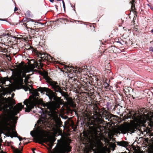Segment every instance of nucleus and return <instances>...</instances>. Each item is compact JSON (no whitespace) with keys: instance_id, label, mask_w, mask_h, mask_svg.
I'll list each match as a JSON object with an SVG mask.
<instances>
[{"instance_id":"f257e3e1","label":"nucleus","mask_w":153,"mask_h":153,"mask_svg":"<svg viewBox=\"0 0 153 153\" xmlns=\"http://www.w3.org/2000/svg\"><path fill=\"white\" fill-rule=\"evenodd\" d=\"M114 116L111 114L106 110L104 109L101 110L99 114L94 120H89L87 123V126L91 131V133L85 135V136L89 140L94 142L98 140L100 138L101 125L103 124L104 120L102 119L106 117V119L110 120L112 117Z\"/></svg>"},{"instance_id":"f03ea898","label":"nucleus","mask_w":153,"mask_h":153,"mask_svg":"<svg viewBox=\"0 0 153 153\" xmlns=\"http://www.w3.org/2000/svg\"><path fill=\"white\" fill-rule=\"evenodd\" d=\"M46 82H47L52 87L54 92L51 89L48 88L40 87L37 89V91H40L41 93L46 92V95H48L51 102L48 104V105L55 107L56 105L59 106L60 103V98L57 96L58 91L59 90L61 87L59 85L57 82L53 81L51 78L47 76L45 78Z\"/></svg>"},{"instance_id":"7ed1b4c3","label":"nucleus","mask_w":153,"mask_h":153,"mask_svg":"<svg viewBox=\"0 0 153 153\" xmlns=\"http://www.w3.org/2000/svg\"><path fill=\"white\" fill-rule=\"evenodd\" d=\"M47 106L50 111L48 112L47 116L39 120V124L40 126H42V127H41L42 128L45 127L48 124L51 126H56L57 127H60L62 126V123L60 118L58 117L57 109V108L60 107L59 104V106L56 105L55 107L50 105H47Z\"/></svg>"},{"instance_id":"20e7f679","label":"nucleus","mask_w":153,"mask_h":153,"mask_svg":"<svg viewBox=\"0 0 153 153\" xmlns=\"http://www.w3.org/2000/svg\"><path fill=\"white\" fill-rule=\"evenodd\" d=\"M141 109L135 111H130L127 114V118H131L135 122L139 123H143L146 122V120L144 117V113Z\"/></svg>"},{"instance_id":"39448f33","label":"nucleus","mask_w":153,"mask_h":153,"mask_svg":"<svg viewBox=\"0 0 153 153\" xmlns=\"http://www.w3.org/2000/svg\"><path fill=\"white\" fill-rule=\"evenodd\" d=\"M28 50H31L33 52H34L35 54L37 55L38 59L36 63V67L39 69H42L44 64L42 62L46 61V59H44V56L46 57L47 56V53L39 52L36 49L34 48L33 47L31 46H30V47L28 48Z\"/></svg>"},{"instance_id":"423d86ee","label":"nucleus","mask_w":153,"mask_h":153,"mask_svg":"<svg viewBox=\"0 0 153 153\" xmlns=\"http://www.w3.org/2000/svg\"><path fill=\"white\" fill-rule=\"evenodd\" d=\"M36 140L35 141L36 143H41L42 142L48 143V145L50 149H52L54 145V142L55 141L56 138L53 137L45 138L44 136V131L42 130L40 131V133L39 134L36 136Z\"/></svg>"},{"instance_id":"0eeeda50","label":"nucleus","mask_w":153,"mask_h":153,"mask_svg":"<svg viewBox=\"0 0 153 153\" xmlns=\"http://www.w3.org/2000/svg\"><path fill=\"white\" fill-rule=\"evenodd\" d=\"M39 95V93H37L34 95L35 97L33 98L31 96L29 97L28 99H26L24 102V105H26L27 107L25 108V111L29 112L33 108L36 104L38 102L39 98L36 97Z\"/></svg>"},{"instance_id":"6e6552de","label":"nucleus","mask_w":153,"mask_h":153,"mask_svg":"<svg viewBox=\"0 0 153 153\" xmlns=\"http://www.w3.org/2000/svg\"><path fill=\"white\" fill-rule=\"evenodd\" d=\"M64 67V69L67 70L68 76L73 80L75 79L78 76L77 75L78 73L79 74L81 72V70L77 67L75 68L72 66L65 65Z\"/></svg>"},{"instance_id":"1a4fd4ad","label":"nucleus","mask_w":153,"mask_h":153,"mask_svg":"<svg viewBox=\"0 0 153 153\" xmlns=\"http://www.w3.org/2000/svg\"><path fill=\"white\" fill-rule=\"evenodd\" d=\"M137 124L135 123H128L126 125L123 126L121 127L120 130L122 133L123 134H126L127 132L134 133L136 130L137 129Z\"/></svg>"},{"instance_id":"9d476101","label":"nucleus","mask_w":153,"mask_h":153,"mask_svg":"<svg viewBox=\"0 0 153 153\" xmlns=\"http://www.w3.org/2000/svg\"><path fill=\"white\" fill-rule=\"evenodd\" d=\"M24 108V105H22V103H19L16 106L14 110L12 112V114L13 116H10L6 119V122H11V120L15 121L16 123L17 122V119H15L16 117H14L15 116L17 115L18 113H19V111H21L22 109Z\"/></svg>"},{"instance_id":"9b49d317","label":"nucleus","mask_w":153,"mask_h":153,"mask_svg":"<svg viewBox=\"0 0 153 153\" xmlns=\"http://www.w3.org/2000/svg\"><path fill=\"white\" fill-rule=\"evenodd\" d=\"M13 99L10 97L7 98L4 97L3 96L0 97V111L4 110L7 106V103L9 102H12L13 104H15V102L13 101Z\"/></svg>"},{"instance_id":"f8f14e48","label":"nucleus","mask_w":153,"mask_h":153,"mask_svg":"<svg viewBox=\"0 0 153 153\" xmlns=\"http://www.w3.org/2000/svg\"><path fill=\"white\" fill-rule=\"evenodd\" d=\"M87 79L86 78H81L80 82L81 85V88H83L84 90L89 91L90 89L89 87V85L90 84L91 85V84L90 82L87 81Z\"/></svg>"},{"instance_id":"ddd939ff","label":"nucleus","mask_w":153,"mask_h":153,"mask_svg":"<svg viewBox=\"0 0 153 153\" xmlns=\"http://www.w3.org/2000/svg\"><path fill=\"white\" fill-rule=\"evenodd\" d=\"M69 145L70 143L67 142L64 145L60 144V152H64L65 151L67 152H70L71 151V147Z\"/></svg>"},{"instance_id":"4468645a","label":"nucleus","mask_w":153,"mask_h":153,"mask_svg":"<svg viewBox=\"0 0 153 153\" xmlns=\"http://www.w3.org/2000/svg\"><path fill=\"white\" fill-rule=\"evenodd\" d=\"M12 129V132H11L9 130L8 131V133L10 135H13L14 137H17L19 139V141H21L23 139L22 137H21L20 136H18V134L15 131V128H13Z\"/></svg>"},{"instance_id":"2eb2a0df","label":"nucleus","mask_w":153,"mask_h":153,"mask_svg":"<svg viewBox=\"0 0 153 153\" xmlns=\"http://www.w3.org/2000/svg\"><path fill=\"white\" fill-rule=\"evenodd\" d=\"M116 142L117 143L118 145L122 146L127 147L128 145V143L125 141H122L120 142Z\"/></svg>"},{"instance_id":"dca6fc26","label":"nucleus","mask_w":153,"mask_h":153,"mask_svg":"<svg viewBox=\"0 0 153 153\" xmlns=\"http://www.w3.org/2000/svg\"><path fill=\"white\" fill-rule=\"evenodd\" d=\"M94 114L95 115H96L97 117L98 115L99 114V113L101 111V110L97 105L95 106L94 108Z\"/></svg>"},{"instance_id":"f3484780","label":"nucleus","mask_w":153,"mask_h":153,"mask_svg":"<svg viewBox=\"0 0 153 153\" xmlns=\"http://www.w3.org/2000/svg\"><path fill=\"white\" fill-rule=\"evenodd\" d=\"M67 102L68 104L71 106L73 107H75L76 106V104L73 101L72 99L70 98L67 99Z\"/></svg>"},{"instance_id":"a211bd4d","label":"nucleus","mask_w":153,"mask_h":153,"mask_svg":"<svg viewBox=\"0 0 153 153\" xmlns=\"http://www.w3.org/2000/svg\"><path fill=\"white\" fill-rule=\"evenodd\" d=\"M8 80H9V78L7 77L4 78L0 77V83H1L2 85L5 84L6 81Z\"/></svg>"},{"instance_id":"6ab92c4d","label":"nucleus","mask_w":153,"mask_h":153,"mask_svg":"<svg viewBox=\"0 0 153 153\" xmlns=\"http://www.w3.org/2000/svg\"><path fill=\"white\" fill-rule=\"evenodd\" d=\"M18 69L20 71H22L24 68V63L21 62L19 65H16V66Z\"/></svg>"},{"instance_id":"aec40b11","label":"nucleus","mask_w":153,"mask_h":153,"mask_svg":"<svg viewBox=\"0 0 153 153\" xmlns=\"http://www.w3.org/2000/svg\"><path fill=\"white\" fill-rule=\"evenodd\" d=\"M148 125L151 127H153V115L151 116L149 118Z\"/></svg>"},{"instance_id":"412c9836","label":"nucleus","mask_w":153,"mask_h":153,"mask_svg":"<svg viewBox=\"0 0 153 153\" xmlns=\"http://www.w3.org/2000/svg\"><path fill=\"white\" fill-rule=\"evenodd\" d=\"M115 49V47L114 46H111L108 48L107 49V50H108V51L110 53H113L114 52V50Z\"/></svg>"},{"instance_id":"4be33fe9","label":"nucleus","mask_w":153,"mask_h":153,"mask_svg":"<svg viewBox=\"0 0 153 153\" xmlns=\"http://www.w3.org/2000/svg\"><path fill=\"white\" fill-rule=\"evenodd\" d=\"M58 92L60 93L62 96L65 97L67 95V94L66 92L64 91L61 89V88L58 91Z\"/></svg>"},{"instance_id":"5701e85b","label":"nucleus","mask_w":153,"mask_h":153,"mask_svg":"<svg viewBox=\"0 0 153 153\" xmlns=\"http://www.w3.org/2000/svg\"><path fill=\"white\" fill-rule=\"evenodd\" d=\"M30 21L33 22V20L30 18H28L27 19V22L26 23H24L23 25L27 28V25L30 24Z\"/></svg>"},{"instance_id":"b1692460","label":"nucleus","mask_w":153,"mask_h":153,"mask_svg":"<svg viewBox=\"0 0 153 153\" xmlns=\"http://www.w3.org/2000/svg\"><path fill=\"white\" fill-rule=\"evenodd\" d=\"M46 59V61H50V59H52V57L51 56L48 54L47 53V56H44V59Z\"/></svg>"},{"instance_id":"393cba45","label":"nucleus","mask_w":153,"mask_h":153,"mask_svg":"<svg viewBox=\"0 0 153 153\" xmlns=\"http://www.w3.org/2000/svg\"><path fill=\"white\" fill-rule=\"evenodd\" d=\"M67 19L65 18H59L58 19H57V20L55 21V22H56L57 21H59L60 22H62L63 21L65 20H66Z\"/></svg>"},{"instance_id":"a878e982","label":"nucleus","mask_w":153,"mask_h":153,"mask_svg":"<svg viewBox=\"0 0 153 153\" xmlns=\"http://www.w3.org/2000/svg\"><path fill=\"white\" fill-rule=\"evenodd\" d=\"M131 10L132 11H134V14H135V13L136 14L137 13L136 11V8L135 7V4H132L131 5Z\"/></svg>"},{"instance_id":"bb28decb","label":"nucleus","mask_w":153,"mask_h":153,"mask_svg":"<svg viewBox=\"0 0 153 153\" xmlns=\"http://www.w3.org/2000/svg\"><path fill=\"white\" fill-rule=\"evenodd\" d=\"M14 153H21L20 150L18 149H13Z\"/></svg>"},{"instance_id":"cd10ccee","label":"nucleus","mask_w":153,"mask_h":153,"mask_svg":"<svg viewBox=\"0 0 153 153\" xmlns=\"http://www.w3.org/2000/svg\"><path fill=\"white\" fill-rule=\"evenodd\" d=\"M22 86L24 87V89L26 91H27L28 90H30V88L27 86L22 85Z\"/></svg>"},{"instance_id":"c85d7f7f","label":"nucleus","mask_w":153,"mask_h":153,"mask_svg":"<svg viewBox=\"0 0 153 153\" xmlns=\"http://www.w3.org/2000/svg\"><path fill=\"white\" fill-rule=\"evenodd\" d=\"M1 52L6 53L7 52V50L5 48H2Z\"/></svg>"},{"instance_id":"c756f323","label":"nucleus","mask_w":153,"mask_h":153,"mask_svg":"<svg viewBox=\"0 0 153 153\" xmlns=\"http://www.w3.org/2000/svg\"><path fill=\"white\" fill-rule=\"evenodd\" d=\"M19 81L20 83L22 84H23V80L22 79V77H19Z\"/></svg>"},{"instance_id":"7c9ffc66","label":"nucleus","mask_w":153,"mask_h":153,"mask_svg":"<svg viewBox=\"0 0 153 153\" xmlns=\"http://www.w3.org/2000/svg\"><path fill=\"white\" fill-rule=\"evenodd\" d=\"M29 76H28V77H26L25 78V84H26L28 82V79L29 78Z\"/></svg>"},{"instance_id":"2f4dec72","label":"nucleus","mask_w":153,"mask_h":153,"mask_svg":"<svg viewBox=\"0 0 153 153\" xmlns=\"http://www.w3.org/2000/svg\"><path fill=\"white\" fill-rule=\"evenodd\" d=\"M26 76V74L25 73H23L22 74V76H21V74H20L19 75V77H22V78L24 77H25Z\"/></svg>"},{"instance_id":"473e14b6","label":"nucleus","mask_w":153,"mask_h":153,"mask_svg":"<svg viewBox=\"0 0 153 153\" xmlns=\"http://www.w3.org/2000/svg\"><path fill=\"white\" fill-rule=\"evenodd\" d=\"M134 1H135V0H132L131 1L130 3H131V5L132 4H135L134 3Z\"/></svg>"},{"instance_id":"72a5a7b5","label":"nucleus","mask_w":153,"mask_h":153,"mask_svg":"<svg viewBox=\"0 0 153 153\" xmlns=\"http://www.w3.org/2000/svg\"><path fill=\"white\" fill-rule=\"evenodd\" d=\"M149 50L150 51L153 52V47H150L149 48Z\"/></svg>"},{"instance_id":"f704fd0d","label":"nucleus","mask_w":153,"mask_h":153,"mask_svg":"<svg viewBox=\"0 0 153 153\" xmlns=\"http://www.w3.org/2000/svg\"><path fill=\"white\" fill-rule=\"evenodd\" d=\"M38 30V29H36V30H35V34H39V33H38V31L37 30Z\"/></svg>"},{"instance_id":"c9c22d12","label":"nucleus","mask_w":153,"mask_h":153,"mask_svg":"<svg viewBox=\"0 0 153 153\" xmlns=\"http://www.w3.org/2000/svg\"><path fill=\"white\" fill-rule=\"evenodd\" d=\"M62 3H63V7H64V9H65V2H64V1H62Z\"/></svg>"},{"instance_id":"e433bc0d","label":"nucleus","mask_w":153,"mask_h":153,"mask_svg":"<svg viewBox=\"0 0 153 153\" xmlns=\"http://www.w3.org/2000/svg\"><path fill=\"white\" fill-rule=\"evenodd\" d=\"M48 153H55L54 152L51 150H50V151H49Z\"/></svg>"},{"instance_id":"4c0bfd02","label":"nucleus","mask_w":153,"mask_h":153,"mask_svg":"<svg viewBox=\"0 0 153 153\" xmlns=\"http://www.w3.org/2000/svg\"><path fill=\"white\" fill-rule=\"evenodd\" d=\"M0 20H1V21H6V19H0Z\"/></svg>"},{"instance_id":"58836bf2","label":"nucleus","mask_w":153,"mask_h":153,"mask_svg":"<svg viewBox=\"0 0 153 153\" xmlns=\"http://www.w3.org/2000/svg\"><path fill=\"white\" fill-rule=\"evenodd\" d=\"M3 55H4V56H5V57H8V56L7 54H3Z\"/></svg>"},{"instance_id":"ea45409f","label":"nucleus","mask_w":153,"mask_h":153,"mask_svg":"<svg viewBox=\"0 0 153 153\" xmlns=\"http://www.w3.org/2000/svg\"><path fill=\"white\" fill-rule=\"evenodd\" d=\"M18 10V9L17 8V7H15V9H14V11H17V10Z\"/></svg>"},{"instance_id":"a19ab883","label":"nucleus","mask_w":153,"mask_h":153,"mask_svg":"<svg viewBox=\"0 0 153 153\" xmlns=\"http://www.w3.org/2000/svg\"><path fill=\"white\" fill-rule=\"evenodd\" d=\"M24 40H25V41H27V40H28V38H27V37H26V38H24Z\"/></svg>"},{"instance_id":"79ce46f5","label":"nucleus","mask_w":153,"mask_h":153,"mask_svg":"<svg viewBox=\"0 0 153 153\" xmlns=\"http://www.w3.org/2000/svg\"><path fill=\"white\" fill-rule=\"evenodd\" d=\"M2 48L1 47H0V52H1L2 50Z\"/></svg>"},{"instance_id":"37998d69","label":"nucleus","mask_w":153,"mask_h":153,"mask_svg":"<svg viewBox=\"0 0 153 153\" xmlns=\"http://www.w3.org/2000/svg\"><path fill=\"white\" fill-rule=\"evenodd\" d=\"M29 142H26V143H24V145H26Z\"/></svg>"},{"instance_id":"c03bdc74","label":"nucleus","mask_w":153,"mask_h":153,"mask_svg":"<svg viewBox=\"0 0 153 153\" xmlns=\"http://www.w3.org/2000/svg\"><path fill=\"white\" fill-rule=\"evenodd\" d=\"M50 2H53L54 1V0H50Z\"/></svg>"},{"instance_id":"a18cd8bd","label":"nucleus","mask_w":153,"mask_h":153,"mask_svg":"<svg viewBox=\"0 0 153 153\" xmlns=\"http://www.w3.org/2000/svg\"><path fill=\"white\" fill-rule=\"evenodd\" d=\"M32 150L33 151V150H34H34H36V149L35 148H33V149H32Z\"/></svg>"},{"instance_id":"49530a36","label":"nucleus","mask_w":153,"mask_h":153,"mask_svg":"<svg viewBox=\"0 0 153 153\" xmlns=\"http://www.w3.org/2000/svg\"><path fill=\"white\" fill-rule=\"evenodd\" d=\"M106 84H107V85L106 86V87H108L109 85L107 83Z\"/></svg>"},{"instance_id":"de8ad7c7","label":"nucleus","mask_w":153,"mask_h":153,"mask_svg":"<svg viewBox=\"0 0 153 153\" xmlns=\"http://www.w3.org/2000/svg\"><path fill=\"white\" fill-rule=\"evenodd\" d=\"M136 19V17H135V16H134V18H133V19H134H134Z\"/></svg>"},{"instance_id":"09e8293b","label":"nucleus","mask_w":153,"mask_h":153,"mask_svg":"<svg viewBox=\"0 0 153 153\" xmlns=\"http://www.w3.org/2000/svg\"><path fill=\"white\" fill-rule=\"evenodd\" d=\"M151 33H153V29L151 30Z\"/></svg>"},{"instance_id":"8fccbe9b","label":"nucleus","mask_w":153,"mask_h":153,"mask_svg":"<svg viewBox=\"0 0 153 153\" xmlns=\"http://www.w3.org/2000/svg\"><path fill=\"white\" fill-rule=\"evenodd\" d=\"M3 35H4V36H5L6 35V34H3Z\"/></svg>"},{"instance_id":"3c124183","label":"nucleus","mask_w":153,"mask_h":153,"mask_svg":"<svg viewBox=\"0 0 153 153\" xmlns=\"http://www.w3.org/2000/svg\"><path fill=\"white\" fill-rule=\"evenodd\" d=\"M33 153H36L35 152H34V150H33Z\"/></svg>"},{"instance_id":"603ef678","label":"nucleus","mask_w":153,"mask_h":153,"mask_svg":"<svg viewBox=\"0 0 153 153\" xmlns=\"http://www.w3.org/2000/svg\"><path fill=\"white\" fill-rule=\"evenodd\" d=\"M40 24H42V25H44V24H43V23H41V22H40Z\"/></svg>"},{"instance_id":"864d4df0","label":"nucleus","mask_w":153,"mask_h":153,"mask_svg":"<svg viewBox=\"0 0 153 153\" xmlns=\"http://www.w3.org/2000/svg\"><path fill=\"white\" fill-rule=\"evenodd\" d=\"M108 71H109V73H110L111 72L110 71V70H108Z\"/></svg>"},{"instance_id":"5fc2aeb1","label":"nucleus","mask_w":153,"mask_h":153,"mask_svg":"<svg viewBox=\"0 0 153 153\" xmlns=\"http://www.w3.org/2000/svg\"><path fill=\"white\" fill-rule=\"evenodd\" d=\"M31 132H32V131L30 132V134H31V135L32 136H33V135L32 134V133H31Z\"/></svg>"},{"instance_id":"6e6d98bb","label":"nucleus","mask_w":153,"mask_h":153,"mask_svg":"<svg viewBox=\"0 0 153 153\" xmlns=\"http://www.w3.org/2000/svg\"><path fill=\"white\" fill-rule=\"evenodd\" d=\"M23 139H24V140H25V139H26V138H25V137H24V138Z\"/></svg>"},{"instance_id":"4d7b16f0","label":"nucleus","mask_w":153,"mask_h":153,"mask_svg":"<svg viewBox=\"0 0 153 153\" xmlns=\"http://www.w3.org/2000/svg\"><path fill=\"white\" fill-rule=\"evenodd\" d=\"M56 0L57 1H61L62 0Z\"/></svg>"},{"instance_id":"13d9d810","label":"nucleus","mask_w":153,"mask_h":153,"mask_svg":"<svg viewBox=\"0 0 153 153\" xmlns=\"http://www.w3.org/2000/svg\"><path fill=\"white\" fill-rule=\"evenodd\" d=\"M151 9L152 10H153V8H151Z\"/></svg>"},{"instance_id":"bf43d9fd","label":"nucleus","mask_w":153,"mask_h":153,"mask_svg":"<svg viewBox=\"0 0 153 153\" xmlns=\"http://www.w3.org/2000/svg\"><path fill=\"white\" fill-rule=\"evenodd\" d=\"M22 148H23V147H22V149H21V150H22Z\"/></svg>"},{"instance_id":"052dcab7","label":"nucleus","mask_w":153,"mask_h":153,"mask_svg":"<svg viewBox=\"0 0 153 153\" xmlns=\"http://www.w3.org/2000/svg\"><path fill=\"white\" fill-rule=\"evenodd\" d=\"M59 140H58V142H59Z\"/></svg>"},{"instance_id":"680f3d73","label":"nucleus","mask_w":153,"mask_h":153,"mask_svg":"<svg viewBox=\"0 0 153 153\" xmlns=\"http://www.w3.org/2000/svg\"><path fill=\"white\" fill-rule=\"evenodd\" d=\"M153 42V41L150 42L151 43V42Z\"/></svg>"},{"instance_id":"e2e57ef3","label":"nucleus","mask_w":153,"mask_h":153,"mask_svg":"<svg viewBox=\"0 0 153 153\" xmlns=\"http://www.w3.org/2000/svg\"><path fill=\"white\" fill-rule=\"evenodd\" d=\"M20 143H19V145H21Z\"/></svg>"},{"instance_id":"0e129e2a","label":"nucleus","mask_w":153,"mask_h":153,"mask_svg":"<svg viewBox=\"0 0 153 153\" xmlns=\"http://www.w3.org/2000/svg\"><path fill=\"white\" fill-rule=\"evenodd\" d=\"M4 95H5V94H3Z\"/></svg>"},{"instance_id":"69168bd1","label":"nucleus","mask_w":153,"mask_h":153,"mask_svg":"<svg viewBox=\"0 0 153 153\" xmlns=\"http://www.w3.org/2000/svg\"><path fill=\"white\" fill-rule=\"evenodd\" d=\"M152 18H153V17H152Z\"/></svg>"}]
</instances>
